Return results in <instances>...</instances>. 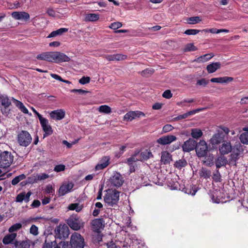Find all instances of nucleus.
I'll use <instances>...</instances> for the list:
<instances>
[{
  "instance_id": "obj_1",
  "label": "nucleus",
  "mask_w": 248,
  "mask_h": 248,
  "mask_svg": "<svg viewBox=\"0 0 248 248\" xmlns=\"http://www.w3.org/2000/svg\"><path fill=\"white\" fill-rule=\"evenodd\" d=\"M245 148L246 147L240 142H236L232 146L230 141L225 140L219 146L218 150L221 155L230 153L229 155V165L236 167L238 160L244 157Z\"/></svg>"
},
{
  "instance_id": "obj_2",
  "label": "nucleus",
  "mask_w": 248,
  "mask_h": 248,
  "mask_svg": "<svg viewBox=\"0 0 248 248\" xmlns=\"http://www.w3.org/2000/svg\"><path fill=\"white\" fill-rule=\"evenodd\" d=\"M229 132L230 130L228 127L222 125L219 126L217 133L215 134L210 140L211 143L215 145L222 143L225 140V137L228 135Z\"/></svg>"
},
{
  "instance_id": "obj_3",
  "label": "nucleus",
  "mask_w": 248,
  "mask_h": 248,
  "mask_svg": "<svg viewBox=\"0 0 248 248\" xmlns=\"http://www.w3.org/2000/svg\"><path fill=\"white\" fill-rule=\"evenodd\" d=\"M106 192L107 194L104 197L105 202L111 206L116 205L119 200L120 192L112 189H108Z\"/></svg>"
},
{
  "instance_id": "obj_4",
  "label": "nucleus",
  "mask_w": 248,
  "mask_h": 248,
  "mask_svg": "<svg viewBox=\"0 0 248 248\" xmlns=\"http://www.w3.org/2000/svg\"><path fill=\"white\" fill-rule=\"evenodd\" d=\"M16 140L20 146L26 147L31 142L32 137L28 131L21 130L18 133Z\"/></svg>"
},
{
  "instance_id": "obj_5",
  "label": "nucleus",
  "mask_w": 248,
  "mask_h": 248,
  "mask_svg": "<svg viewBox=\"0 0 248 248\" xmlns=\"http://www.w3.org/2000/svg\"><path fill=\"white\" fill-rule=\"evenodd\" d=\"M68 225L74 231H78L83 228L84 223L78 215H72L67 219Z\"/></svg>"
},
{
  "instance_id": "obj_6",
  "label": "nucleus",
  "mask_w": 248,
  "mask_h": 248,
  "mask_svg": "<svg viewBox=\"0 0 248 248\" xmlns=\"http://www.w3.org/2000/svg\"><path fill=\"white\" fill-rule=\"evenodd\" d=\"M14 156L10 152L4 151L0 154V168H7L13 162Z\"/></svg>"
},
{
  "instance_id": "obj_7",
  "label": "nucleus",
  "mask_w": 248,
  "mask_h": 248,
  "mask_svg": "<svg viewBox=\"0 0 248 248\" xmlns=\"http://www.w3.org/2000/svg\"><path fill=\"white\" fill-rule=\"evenodd\" d=\"M70 245L73 248H83L85 246L83 237L78 233L74 232L71 236Z\"/></svg>"
},
{
  "instance_id": "obj_8",
  "label": "nucleus",
  "mask_w": 248,
  "mask_h": 248,
  "mask_svg": "<svg viewBox=\"0 0 248 248\" xmlns=\"http://www.w3.org/2000/svg\"><path fill=\"white\" fill-rule=\"evenodd\" d=\"M0 111L2 114L5 116H8L10 112V109L9 108L11 105V101L9 98L5 95H0Z\"/></svg>"
},
{
  "instance_id": "obj_9",
  "label": "nucleus",
  "mask_w": 248,
  "mask_h": 248,
  "mask_svg": "<svg viewBox=\"0 0 248 248\" xmlns=\"http://www.w3.org/2000/svg\"><path fill=\"white\" fill-rule=\"evenodd\" d=\"M55 238L60 239H65L67 238L69 235V229L68 227L65 225H59L57 226L55 229Z\"/></svg>"
},
{
  "instance_id": "obj_10",
  "label": "nucleus",
  "mask_w": 248,
  "mask_h": 248,
  "mask_svg": "<svg viewBox=\"0 0 248 248\" xmlns=\"http://www.w3.org/2000/svg\"><path fill=\"white\" fill-rule=\"evenodd\" d=\"M195 151L198 157L206 156L208 152V148L205 141L201 140L199 142H197Z\"/></svg>"
},
{
  "instance_id": "obj_11",
  "label": "nucleus",
  "mask_w": 248,
  "mask_h": 248,
  "mask_svg": "<svg viewBox=\"0 0 248 248\" xmlns=\"http://www.w3.org/2000/svg\"><path fill=\"white\" fill-rule=\"evenodd\" d=\"M109 180L111 185L117 187L121 186L124 183V180L122 175L117 172L110 178Z\"/></svg>"
},
{
  "instance_id": "obj_12",
  "label": "nucleus",
  "mask_w": 248,
  "mask_h": 248,
  "mask_svg": "<svg viewBox=\"0 0 248 248\" xmlns=\"http://www.w3.org/2000/svg\"><path fill=\"white\" fill-rule=\"evenodd\" d=\"M197 145V141L193 139L189 138L184 142L182 145L183 151L184 152H189L195 149Z\"/></svg>"
},
{
  "instance_id": "obj_13",
  "label": "nucleus",
  "mask_w": 248,
  "mask_h": 248,
  "mask_svg": "<svg viewBox=\"0 0 248 248\" xmlns=\"http://www.w3.org/2000/svg\"><path fill=\"white\" fill-rule=\"evenodd\" d=\"M177 138L175 136L168 135L162 136L156 140V142L162 145H165L171 143L175 141Z\"/></svg>"
},
{
  "instance_id": "obj_14",
  "label": "nucleus",
  "mask_w": 248,
  "mask_h": 248,
  "mask_svg": "<svg viewBox=\"0 0 248 248\" xmlns=\"http://www.w3.org/2000/svg\"><path fill=\"white\" fill-rule=\"evenodd\" d=\"M141 116H145V114L140 111H131L126 113L124 117V120L127 122L132 121L136 118H140Z\"/></svg>"
},
{
  "instance_id": "obj_15",
  "label": "nucleus",
  "mask_w": 248,
  "mask_h": 248,
  "mask_svg": "<svg viewBox=\"0 0 248 248\" xmlns=\"http://www.w3.org/2000/svg\"><path fill=\"white\" fill-rule=\"evenodd\" d=\"M92 228L94 232H98L101 229L105 226V221L102 218L93 219L91 222Z\"/></svg>"
},
{
  "instance_id": "obj_16",
  "label": "nucleus",
  "mask_w": 248,
  "mask_h": 248,
  "mask_svg": "<svg viewBox=\"0 0 248 248\" xmlns=\"http://www.w3.org/2000/svg\"><path fill=\"white\" fill-rule=\"evenodd\" d=\"M74 184L73 182H68L62 184L59 188V195L62 196L71 191L73 188Z\"/></svg>"
},
{
  "instance_id": "obj_17",
  "label": "nucleus",
  "mask_w": 248,
  "mask_h": 248,
  "mask_svg": "<svg viewBox=\"0 0 248 248\" xmlns=\"http://www.w3.org/2000/svg\"><path fill=\"white\" fill-rule=\"evenodd\" d=\"M31 194V192L30 191L27 193L25 192H22L16 196V201L17 202H22L24 201L25 202H28Z\"/></svg>"
},
{
  "instance_id": "obj_18",
  "label": "nucleus",
  "mask_w": 248,
  "mask_h": 248,
  "mask_svg": "<svg viewBox=\"0 0 248 248\" xmlns=\"http://www.w3.org/2000/svg\"><path fill=\"white\" fill-rule=\"evenodd\" d=\"M11 16L16 20L23 19L27 21L30 18V15L25 12H13Z\"/></svg>"
},
{
  "instance_id": "obj_19",
  "label": "nucleus",
  "mask_w": 248,
  "mask_h": 248,
  "mask_svg": "<svg viewBox=\"0 0 248 248\" xmlns=\"http://www.w3.org/2000/svg\"><path fill=\"white\" fill-rule=\"evenodd\" d=\"M50 118L53 120H61L65 116V111L62 109L52 111L50 114Z\"/></svg>"
},
{
  "instance_id": "obj_20",
  "label": "nucleus",
  "mask_w": 248,
  "mask_h": 248,
  "mask_svg": "<svg viewBox=\"0 0 248 248\" xmlns=\"http://www.w3.org/2000/svg\"><path fill=\"white\" fill-rule=\"evenodd\" d=\"M70 61V58L65 54L55 51V62L61 63L62 62H68Z\"/></svg>"
},
{
  "instance_id": "obj_21",
  "label": "nucleus",
  "mask_w": 248,
  "mask_h": 248,
  "mask_svg": "<svg viewBox=\"0 0 248 248\" xmlns=\"http://www.w3.org/2000/svg\"><path fill=\"white\" fill-rule=\"evenodd\" d=\"M216 166L217 169L221 168L222 166H225L229 164V159L224 155H221L218 156L215 160Z\"/></svg>"
},
{
  "instance_id": "obj_22",
  "label": "nucleus",
  "mask_w": 248,
  "mask_h": 248,
  "mask_svg": "<svg viewBox=\"0 0 248 248\" xmlns=\"http://www.w3.org/2000/svg\"><path fill=\"white\" fill-rule=\"evenodd\" d=\"M139 155V161L141 162L147 160L148 159L154 157L152 152L148 149H145L140 152Z\"/></svg>"
},
{
  "instance_id": "obj_23",
  "label": "nucleus",
  "mask_w": 248,
  "mask_h": 248,
  "mask_svg": "<svg viewBox=\"0 0 248 248\" xmlns=\"http://www.w3.org/2000/svg\"><path fill=\"white\" fill-rule=\"evenodd\" d=\"M42 129L45 132L44 137L51 135L53 133V129L51 126L48 124V120H46L41 124Z\"/></svg>"
},
{
  "instance_id": "obj_24",
  "label": "nucleus",
  "mask_w": 248,
  "mask_h": 248,
  "mask_svg": "<svg viewBox=\"0 0 248 248\" xmlns=\"http://www.w3.org/2000/svg\"><path fill=\"white\" fill-rule=\"evenodd\" d=\"M30 242L29 240L22 241L15 240L13 243L14 245L12 248H30Z\"/></svg>"
},
{
  "instance_id": "obj_25",
  "label": "nucleus",
  "mask_w": 248,
  "mask_h": 248,
  "mask_svg": "<svg viewBox=\"0 0 248 248\" xmlns=\"http://www.w3.org/2000/svg\"><path fill=\"white\" fill-rule=\"evenodd\" d=\"M110 158L109 156H104L100 160V163L98 164L95 166L96 170H100L106 168L109 164Z\"/></svg>"
},
{
  "instance_id": "obj_26",
  "label": "nucleus",
  "mask_w": 248,
  "mask_h": 248,
  "mask_svg": "<svg viewBox=\"0 0 248 248\" xmlns=\"http://www.w3.org/2000/svg\"><path fill=\"white\" fill-rule=\"evenodd\" d=\"M172 160V156L170 154L166 151L161 153V161L164 165L169 164Z\"/></svg>"
},
{
  "instance_id": "obj_27",
  "label": "nucleus",
  "mask_w": 248,
  "mask_h": 248,
  "mask_svg": "<svg viewBox=\"0 0 248 248\" xmlns=\"http://www.w3.org/2000/svg\"><path fill=\"white\" fill-rule=\"evenodd\" d=\"M233 80V78L232 77H219V78H214L210 79L211 82H216V83H228L232 81Z\"/></svg>"
},
{
  "instance_id": "obj_28",
  "label": "nucleus",
  "mask_w": 248,
  "mask_h": 248,
  "mask_svg": "<svg viewBox=\"0 0 248 248\" xmlns=\"http://www.w3.org/2000/svg\"><path fill=\"white\" fill-rule=\"evenodd\" d=\"M202 109H201V108H198L196 109L189 111L186 112L183 114L179 115L178 116H177L176 117L174 118L173 120L174 121H176L181 120L182 119H186V118H187L188 116L193 115V114H195L196 113L200 111Z\"/></svg>"
},
{
  "instance_id": "obj_29",
  "label": "nucleus",
  "mask_w": 248,
  "mask_h": 248,
  "mask_svg": "<svg viewBox=\"0 0 248 248\" xmlns=\"http://www.w3.org/2000/svg\"><path fill=\"white\" fill-rule=\"evenodd\" d=\"M221 63L219 62H213L206 66V70L208 73L211 74L215 72L221 67Z\"/></svg>"
},
{
  "instance_id": "obj_30",
  "label": "nucleus",
  "mask_w": 248,
  "mask_h": 248,
  "mask_svg": "<svg viewBox=\"0 0 248 248\" xmlns=\"http://www.w3.org/2000/svg\"><path fill=\"white\" fill-rule=\"evenodd\" d=\"M11 100L15 104L16 107H17L23 113L25 114H28L29 113L28 109L21 101L13 97L12 98Z\"/></svg>"
},
{
  "instance_id": "obj_31",
  "label": "nucleus",
  "mask_w": 248,
  "mask_h": 248,
  "mask_svg": "<svg viewBox=\"0 0 248 248\" xmlns=\"http://www.w3.org/2000/svg\"><path fill=\"white\" fill-rule=\"evenodd\" d=\"M11 100L15 104L16 107H17L23 113L25 114H28L29 113L28 109L21 101L13 97L12 98Z\"/></svg>"
},
{
  "instance_id": "obj_32",
  "label": "nucleus",
  "mask_w": 248,
  "mask_h": 248,
  "mask_svg": "<svg viewBox=\"0 0 248 248\" xmlns=\"http://www.w3.org/2000/svg\"><path fill=\"white\" fill-rule=\"evenodd\" d=\"M16 236L17 234L16 233L8 234L4 237L2 240V242L5 245L12 244L16 238Z\"/></svg>"
},
{
  "instance_id": "obj_33",
  "label": "nucleus",
  "mask_w": 248,
  "mask_h": 248,
  "mask_svg": "<svg viewBox=\"0 0 248 248\" xmlns=\"http://www.w3.org/2000/svg\"><path fill=\"white\" fill-rule=\"evenodd\" d=\"M214 56L212 53H207L201 56L196 59L194 61L198 62H204L210 60Z\"/></svg>"
},
{
  "instance_id": "obj_34",
  "label": "nucleus",
  "mask_w": 248,
  "mask_h": 248,
  "mask_svg": "<svg viewBox=\"0 0 248 248\" xmlns=\"http://www.w3.org/2000/svg\"><path fill=\"white\" fill-rule=\"evenodd\" d=\"M198 189L196 187V186L187 185L185 186V188L183 192L187 194H191V195H194Z\"/></svg>"
},
{
  "instance_id": "obj_35",
  "label": "nucleus",
  "mask_w": 248,
  "mask_h": 248,
  "mask_svg": "<svg viewBox=\"0 0 248 248\" xmlns=\"http://www.w3.org/2000/svg\"><path fill=\"white\" fill-rule=\"evenodd\" d=\"M243 130L246 132L240 135L239 139L242 143L248 144V126L243 128Z\"/></svg>"
},
{
  "instance_id": "obj_36",
  "label": "nucleus",
  "mask_w": 248,
  "mask_h": 248,
  "mask_svg": "<svg viewBox=\"0 0 248 248\" xmlns=\"http://www.w3.org/2000/svg\"><path fill=\"white\" fill-rule=\"evenodd\" d=\"M199 176L201 178H203L206 179H208L211 176V170H207L205 168H202L199 171Z\"/></svg>"
},
{
  "instance_id": "obj_37",
  "label": "nucleus",
  "mask_w": 248,
  "mask_h": 248,
  "mask_svg": "<svg viewBox=\"0 0 248 248\" xmlns=\"http://www.w3.org/2000/svg\"><path fill=\"white\" fill-rule=\"evenodd\" d=\"M140 154L139 151H136L131 156L126 159V163L128 164V165H133L134 163L138 161H139V157L137 158V156H139Z\"/></svg>"
},
{
  "instance_id": "obj_38",
  "label": "nucleus",
  "mask_w": 248,
  "mask_h": 248,
  "mask_svg": "<svg viewBox=\"0 0 248 248\" xmlns=\"http://www.w3.org/2000/svg\"><path fill=\"white\" fill-rule=\"evenodd\" d=\"M187 165L186 160L182 158L178 160H177L174 164V167L179 170L182 169V168L185 167Z\"/></svg>"
},
{
  "instance_id": "obj_39",
  "label": "nucleus",
  "mask_w": 248,
  "mask_h": 248,
  "mask_svg": "<svg viewBox=\"0 0 248 248\" xmlns=\"http://www.w3.org/2000/svg\"><path fill=\"white\" fill-rule=\"evenodd\" d=\"M205 157V160H203V164L205 165L211 167L214 165V156L213 154L207 155Z\"/></svg>"
},
{
  "instance_id": "obj_40",
  "label": "nucleus",
  "mask_w": 248,
  "mask_h": 248,
  "mask_svg": "<svg viewBox=\"0 0 248 248\" xmlns=\"http://www.w3.org/2000/svg\"><path fill=\"white\" fill-rule=\"evenodd\" d=\"M99 16L97 14H87L85 15V20L86 21L94 22L99 19Z\"/></svg>"
},
{
  "instance_id": "obj_41",
  "label": "nucleus",
  "mask_w": 248,
  "mask_h": 248,
  "mask_svg": "<svg viewBox=\"0 0 248 248\" xmlns=\"http://www.w3.org/2000/svg\"><path fill=\"white\" fill-rule=\"evenodd\" d=\"M68 31V29L67 28H61L56 31H52L49 35L47 36V38H51L56 36L57 35H62L64 32H66Z\"/></svg>"
},
{
  "instance_id": "obj_42",
  "label": "nucleus",
  "mask_w": 248,
  "mask_h": 248,
  "mask_svg": "<svg viewBox=\"0 0 248 248\" xmlns=\"http://www.w3.org/2000/svg\"><path fill=\"white\" fill-rule=\"evenodd\" d=\"M202 132L200 129L195 128L191 130V136L193 138L199 139L202 136Z\"/></svg>"
},
{
  "instance_id": "obj_43",
  "label": "nucleus",
  "mask_w": 248,
  "mask_h": 248,
  "mask_svg": "<svg viewBox=\"0 0 248 248\" xmlns=\"http://www.w3.org/2000/svg\"><path fill=\"white\" fill-rule=\"evenodd\" d=\"M198 48L194 45L193 43H188L183 48V52L196 51Z\"/></svg>"
},
{
  "instance_id": "obj_44",
  "label": "nucleus",
  "mask_w": 248,
  "mask_h": 248,
  "mask_svg": "<svg viewBox=\"0 0 248 248\" xmlns=\"http://www.w3.org/2000/svg\"><path fill=\"white\" fill-rule=\"evenodd\" d=\"M56 245L57 244L55 240L53 241H48L46 238L42 248H53V246L55 247Z\"/></svg>"
},
{
  "instance_id": "obj_45",
  "label": "nucleus",
  "mask_w": 248,
  "mask_h": 248,
  "mask_svg": "<svg viewBox=\"0 0 248 248\" xmlns=\"http://www.w3.org/2000/svg\"><path fill=\"white\" fill-rule=\"evenodd\" d=\"M83 208V205H80L78 203H75L70 204L68 206V209L70 210H75L77 212H80Z\"/></svg>"
},
{
  "instance_id": "obj_46",
  "label": "nucleus",
  "mask_w": 248,
  "mask_h": 248,
  "mask_svg": "<svg viewBox=\"0 0 248 248\" xmlns=\"http://www.w3.org/2000/svg\"><path fill=\"white\" fill-rule=\"evenodd\" d=\"M155 70L152 68H147L140 72V74L144 77H149L154 73Z\"/></svg>"
},
{
  "instance_id": "obj_47",
  "label": "nucleus",
  "mask_w": 248,
  "mask_h": 248,
  "mask_svg": "<svg viewBox=\"0 0 248 248\" xmlns=\"http://www.w3.org/2000/svg\"><path fill=\"white\" fill-rule=\"evenodd\" d=\"M186 21L189 24H197L202 21L200 16H192L187 18Z\"/></svg>"
},
{
  "instance_id": "obj_48",
  "label": "nucleus",
  "mask_w": 248,
  "mask_h": 248,
  "mask_svg": "<svg viewBox=\"0 0 248 248\" xmlns=\"http://www.w3.org/2000/svg\"><path fill=\"white\" fill-rule=\"evenodd\" d=\"M98 110L100 112L105 114H109L111 112V109L110 107L107 105H102L98 108Z\"/></svg>"
},
{
  "instance_id": "obj_49",
  "label": "nucleus",
  "mask_w": 248,
  "mask_h": 248,
  "mask_svg": "<svg viewBox=\"0 0 248 248\" xmlns=\"http://www.w3.org/2000/svg\"><path fill=\"white\" fill-rule=\"evenodd\" d=\"M95 207L97 209H95L93 212V217H97L100 212V209L103 208V204L100 202H97L95 204Z\"/></svg>"
},
{
  "instance_id": "obj_50",
  "label": "nucleus",
  "mask_w": 248,
  "mask_h": 248,
  "mask_svg": "<svg viewBox=\"0 0 248 248\" xmlns=\"http://www.w3.org/2000/svg\"><path fill=\"white\" fill-rule=\"evenodd\" d=\"M21 228L22 224L20 223H17L11 226L8 231L11 233H14V232L17 231Z\"/></svg>"
},
{
  "instance_id": "obj_51",
  "label": "nucleus",
  "mask_w": 248,
  "mask_h": 248,
  "mask_svg": "<svg viewBox=\"0 0 248 248\" xmlns=\"http://www.w3.org/2000/svg\"><path fill=\"white\" fill-rule=\"evenodd\" d=\"M171 188L174 190H179L183 191L185 188V186L183 184H179L177 182H175L171 186Z\"/></svg>"
},
{
  "instance_id": "obj_52",
  "label": "nucleus",
  "mask_w": 248,
  "mask_h": 248,
  "mask_svg": "<svg viewBox=\"0 0 248 248\" xmlns=\"http://www.w3.org/2000/svg\"><path fill=\"white\" fill-rule=\"evenodd\" d=\"M212 178L215 182H220L221 181V176L218 170L214 173Z\"/></svg>"
},
{
  "instance_id": "obj_53",
  "label": "nucleus",
  "mask_w": 248,
  "mask_h": 248,
  "mask_svg": "<svg viewBox=\"0 0 248 248\" xmlns=\"http://www.w3.org/2000/svg\"><path fill=\"white\" fill-rule=\"evenodd\" d=\"M72 247L68 244L67 242H62L56 245L54 248H71Z\"/></svg>"
},
{
  "instance_id": "obj_54",
  "label": "nucleus",
  "mask_w": 248,
  "mask_h": 248,
  "mask_svg": "<svg viewBox=\"0 0 248 248\" xmlns=\"http://www.w3.org/2000/svg\"><path fill=\"white\" fill-rule=\"evenodd\" d=\"M55 52H47V62H55Z\"/></svg>"
},
{
  "instance_id": "obj_55",
  "label": "nucleus",
  "mask_w": 248,
  "mask_h": 248,
  "mask_svg": "<svg viewBox=\"0 0 248 248\" xmlns=\"http://www.w3.org/2000/svg\"><path fill=\"white\" fill-rule=\"evenodd\" d=\"M123 24L120 22H115L112 23L109 26L111 29L116 31L118 29L121 28Z\"/></svg>"
},
{
  "instance_id": "obj_56",
  "label": "nucleus",
  "mask_w": 248,
  "mask_h": 248,
  "mask_svg": "<svg viewBox=\"0 0 248 248\" xmlns=\"http://www.w3.org/2000/svg\"><path fill=\"white\" fill-rule=\"evenodd\" d=\"M200 31H202V30H199L196 29H188L186 30L185 32L184 33L186 35H196Z\"/></svg>"
},
{
  "instance_id": "obj_57",
  "label": "nucleus",
  "mask_w": 248,
  "mask_h": 248,
  "mask_svg": "<svg viewBox=\"0 0 248 248\" xmlns=\"http://www.w3.org/2000/svg\"><path fill=\"white\" fill-rule=\"evenodd\" d=\"M127 56L121 54H114L115 61H119L124 60L127 58Z\"/></svg>"
},
{
  "instance_id": "obj_58",
  "label": "nucleus",
  "mask_w": 248,
  "mask_h": 248,
  "mask_svg": "<svg viewBox=\"0 0 248 248\" xmlns=\"http://www.w3.org/2000/svg\"><path fill=\"white\" fill-rule=\"evenodd\" d=\"M65 169V166L63 164H60L55 166L54 170L56 172H59L64 171Z\"/></svg>"
},
{
  "instance_id": "obj_59",
  "label": "nucleus",
  "mask_w": 248,
  "mask_h": 248,
  "mask_svg": "<svg viewBox=\"0 0 248 248\" xmlns=\"http://www.w3.org/2000/svg\"><path fill=\"white\" fill-rule=\"evenodd\" d=\"M38 229L35 225H32L30 228V232L34 235H37L38 234Z\"/></svg>"
},
{
  "instance_id": "obj_60",
  "label": "nucleus",
  "mask_w": 248,
  "mask_h": 248,
  "mask_svg": "<svg viewBox=\"0 0 248 248\" xmlns=\"http://www.w3.org/2000/svg\"><path fill=\"white\" fill-rule=\"evenodd\" d=\"M90 81V78L89 77H83L79 80V83L82 85L88 83Z\"/></svg>"
},
{
  "instance_id": "obj_61",
  "label": "nucleus",
  "mask_w": 248,
  "mask_h": 248,
  "mask_svg": "<svg viewBox=\"0 0 248 248\" xmlns=\"http://www.w3.org/2000/svg\"><path fill=\"white\" fill-rule=\"evenodd\" d=\"M209 83V80L203 78L201 79H199L197 81L196 84L199 85H202L204 87Z\"/></svg>"
},
{
  "instance_id": "obj_62",
  "label": "nucleus",
  "mask_w": 248,
  "mask_h": 248,
  "mask_svg": "<svg viewBox=\"0 0 248 248\" xmlns=\"http://www.w3.org/2000/svg\"><path fill=\"white\" fill-rule=\"evenodd\" d=\"M47 57V52H43L41 54H38L36 56V58L39 60H43L47 61L46 57Z\"/></svg>"
},
{
  "instance_id": "obj_63",
  "label": "nucleus",
  "mask_w": 248,
  "mask_h": 248,
  "mask_svg": "<svg viewBox=\"0 0 248 248\" xmlns=\"http://www.w3.org/2000/svg\"><path fill=\"white\" fill-rule=\"evenodd\" d=\"M173 129V127L170 124H166L162 129L163 133H167L171 131Z\"/></svg>"
},
{
  "instance_id": "obj_64",
  "label": "nucleus",
  "mask_w": 248,
  "mask_h": 248,
  "mask_svg": "<svg viewBox=\"0 0 248 248\" xmlns=\"http://www.w3.org/2000/svg\"><path fill=\"white\" fill-rule=\"evenodd\" d=\"M162 96L167 99H170L172 96V94L170 90H167L163 93Z\"/></svg>"
}]
</instances>
